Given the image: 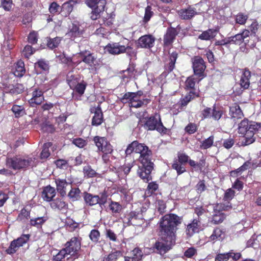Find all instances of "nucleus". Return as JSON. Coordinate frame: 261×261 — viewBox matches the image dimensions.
Segmentation results:
<instances>
[{
	"label": "nucleus",
	"instance_id": "5fc2aeb1",
	"mask_svg": "<svg viewBox=\"0 0 261 261\" xmlns=\"http://www.w3.org/2000/svg\"><path fill=\"white\" fill-rule=\"evenodd\" d=\"M73 4H70L68 1L64 3L62 6V11H65L66 15H69L72 11Z\"/></svg>",
	"mask_w": 261,
	"mask_h": 261
},
{
	"label": "nucleus",
	"instance_id": "2f4dec72",
	"mask_svg": "<svg viewBox=\"0 0 261 261\" xmlns=\"http://www.w3.org/2000/svg\"><path fill=\"white\" fill-rule=\"evenodd\" d=\"M48 219L46 215L31 219L30 224L37 228L40 227Z\"/></svg>",
	"mask_w": 261,
	"mask_h": 261
},
{
	"label": "nucleus",
	"instance_id": "3c124183",
	"mask_svg": "<svg viewBox=\"0 0 261 261\" xmlns=\"http://www.w3.org/2000/svg\"><path fill=\"white\" fill-rule=\"evenodd\" d=\"M232 252L226 253H219L215 257V261H227L232 256Z\"/></svg>",
	"mask_w": 261,
	"mask_h": 261
},
{
	"label": "nucleus",
	"instance_id": "338daca9",
	"mask_svg": "<svg viewBox=\"0 0 261 261\" xmlns=\"http://www.w3.org/2000/svg\"><path fill=\"white\" fill-rule=\"evenodd\" d=\"M73 144L79 148H83L86 145L85 140L82 138L74 139L72 141Z\"/></svg>",
	"mask_w": 261,
	"mask_h": 261
},
{
	"label": "nucleus",
	"instance_id": "aec40b11",
	"mask_svg": "<svg viewBox=\"0 0 261 261\" xmlns=\"http://www.w3.org/2000/svg\"><path fill=\"white\" fill-rule=\"evenodd\" d=\"M43 100L44 96L42 91L35 89L32 92V97L29 100V102L32 107H34L36 105H40Z\"/></svg>",
	"mask_w": 261,
	"mask_h": 261
},
{
	"label": "nucleus",
	"instance_id": "f3484780",
	"mask_svg": "<svg viewBox=\"0 0 261 261\" xmlns=\"http://www.w3.org/2000/svg\"><path fill=\"white\" fill-rule=\"evenodd\" d=\"M201 13V11L197 12L196 8L191 7L181 9L178 12V14L180 18L185 20L191 19L195 15L200 14Z\"/></svg>",
	"mask_w": 261,
	"mask_h": 261
},
{
	"label": "nucleus",
	"instance_id": "58836bf2",
	"mask_svg": "<svg viewBox=\"0 0 261 261\" xmlns=\"http://www.w3.org/2000/svg\"><path fill=\"white\" fill-rule=\"evenodd\" d=\"M223 233L220 228H216L214 230L213 233L209 238V240L212 241H215L217 240H220L223 238Z\"/></svg>",
	"mask_w": 261,
	"mask_h": 261
},
{
	"label": "nucleus",
	"instance_id": "603ef678",
	"mask_svg": "<svg viewBox=\"0 0 261 261\" xmlns=\"http://www.w3.org/2000/svg\"><path fill=\"white\" fill-rule=\"evenodd\" d=\"M66 255H69L66 250L64 248L61 250L57 254L54 256V261H61V260L65 257Z\"/></svg>",
	"mask_w": 261,
	"mask_h": 261
},
{
	"label": "nucleus",
	"instance_id": "6ab92c4d",
	"mask_svg": "<svg viewBox=\"0 0 261 261\" xmlns=\"http://www.w3.org/2000/svg\"><path fill=\"white\" fill-rule=\"evenodd\" d=\"M83 29L78 23H73L70 27L67 35L72 40H74L76 38L81 37L83 35Z\"/></svg>",
	"mask_w": 261,
	"mask_h": 261
},
{
	"label": "nucleus",
	"instance_id": "0e129e2a",
	"mask_svg": "<svg viewBox=\"0 0 261 261\" xmlns=\"http://www.w3.org/2000/svg\"><path fill=\"white\" fill-rule=\"evenodd\" d=\"M12 6V0H2L1 6L6 11H10Z\"/></svg>",
	"mask_w": 261,
	"mask_h": 261
},
{
	"label": "nucleus",
	"instance_id": "864d4df0",
	"mask_svg": "<svg viewBox=\"0 0 261 261\" xmlns=\"http://www.w3.org/2000/svg\"><path fill=\"white\" fill-rule=\"evenodd\" d=\"M89 238L92 242L97 243L100 238L99 231L96 229H92L89 234Z\"/></svg>",
	"mask_w": 261,
	"mask_h": 261
},
{
	"label": "nucleus",
	"instance_id": "0eeeda50",
	"mask_svg": "<svg viewBox=\"0 0 261 261\" xmlns=\"http://www.w3.org/2000/svg\"><path fill=\"white\" fill-rule=\"evenodd\" d=\"M65 247L64 248L69 254L76 255V258H77L78 256L76 255L81 247V239L79 237H73L65 244Z\"/></svg>",
	"mask_w": 261,
	"mask_h": 261
},
{
	"label": "nucleus",
	"instance_id": "c9c22d12",
	"mask_svg": "<svg viewBox=\"0 0 261 261\" xmlns=\"http://www.w3.org/2000/svg\"><path fill=\"white\" fill-rule=\"evenodd\" d=\"M15 117H20L25 114L24 108L23 106L14 105L11 108Z\"/></svg>",
	"mask_w": 261,
	"mask_h": 261
},
{
	"label": "nucleus",
	"instance_id": "9d476101",
	"mask_svg": "<svg viewBox=\"0 0 261 261\" xmlns=\"http://www.w3.org/2000/svg\"><path fill=\"white\" fill-rule=\"evenodd\" d=\"M192 67L195 75L202 77L206 65L203 59L199 56H195L192 59Z\"/></svg>",
	"mask_w": 261,
	"mask_h": 261
},
{
	"label": "nucleus",
	"instance_id": "69168bd1",
	"mask_svg": "<svg viewBox=\"0 0 261 261\" xmlns=\"http://www.w3.org/2000/svg\"><path fill=\"white\" fill-rule=\"evenodd\" d=\"M234 195V192L231 189H227L224 196V200L225 201H229L232 199Z\"/></svg>",
	"mask_w": 261,
	"mask_h": 261
},
{
	"label": "nucleus",
	"instance_id": "c756f323",
	"mask_svg": "<svg viewBox=\"0 0 261 261\" xmlns=\"http://www.w3.org/2000/svg\"><path fill=\"white\" fill-rule=\"evenodd\" d=\"M106 2L105 0H101L98 7H95L92 10L91 15V18L92 20H96L99 16V14L103 11Z\"/></svg>",
	"mask_w": 261,
	"mask_h": 261
},
{
	"label": "nucleus",
	"instance_id": "39448f33",
	"mask_svg": "<svg viewBox=\"0 0 261 261\" xmlns=\"http://www.w3.org/2000/svg\"><path fill=\"white\" fill-rule=\"evenodd\" d=\"M144 127L148 130H156L160 133H165L166 131V127L161 122L160 115L158 114L148 118L144 124Z\"/></svg>",
	"mask_w": 261,
	"mask_h": 261
},
{
	"label": "nucleus",
	"instance_id": "a878e982",
	"mask_svg": "<svg viewBox=\"0 0 261 261\" xmlns=\"http://www.w3.org/2000/svg\"><path fill=\"white\" fill-rule=\"evenodd\" d=\"M229 114L233 119H241L243 117L244 114L240 107L237 104H234L229 107Z\"/></svg>",
	"mask_w": 261,
	"mask_h": 261
},
{
	"label": "nucleus",
	"instance_id": "7ed1b4c3",
	"mask_svg": "<svg viewBox=\"0 0 261 261\" xmlns=\"http://www.w3.org/2000/svg\"><path fill=\"white\" fill-rule=\"evenodd\" d=\"M139 154L138 161L141 165L138 166L137 174L145 182H147L152 179L150 175L153 165L151 159L152 152L146 146Z\"/></svg>",
	"mask_w": 261,
	"mask_h": 261
},
{
	"label": "nucleus",
	"instance_id": "4be33fe9",
	"mask_svg": "<svg viewBox=\"0 0 261 261\" xmlns=\"http://www.w3.org/2000/svg\"><path fill=\"white\" fill-rule=\"evenodd\" d=\"M177 35L176 30L173 28H168L164 37V43L169 45L172 43L176 36Z\"/></svg>",
	"mask_w": 261,
	"mask_h": 261
},
{
	"label": "nucleus",
	"instance_id": "9b49d317",
	"mask_svg": "<svg viewBox=\"0 0 261 261\" xmlns=\"http://www.w3.org/2000/svg\"><path fill=\"white\" fill-rule=\"evenodd\" d=\"M93 141L98 148V150L103 153H112L113 148L111 144L104 137L96 136Z\"/></svg>",
	"mask_w": 261,
	"mask_h": 261
},
{
	"label": "nucleus",
	"instance_id": "a211bd4d",
	"mask_svg": "<svg viewBox=\"0 0 261 261\" xmlns=\"http://www.w3.org/2000/svg\"><path fill=\"white\" fill-rule=\"evenodd\" d=\"M127 219L129 225L134 226H141L144 223L142 214L136 212H130L128 215Z\"/></svg>",
	"mask_w": 261,
	"mask_h": 261
},
{
	"label": "nucleus",
	"instance_id": "393cba45",
	"mask_svg": "<svg viewBox=\"0 0 261 261\" xmlns=\"http://www.w3.org/2000/svg\"><path fill=\"white\" fill-rule=\"evenodd\" d=\"M92 111H94V113L92 121V125L97 126L101 124L103 121V115L101 108L98 107Z\"/></svg>",
	"mask_w": 261,
	"mask_h": 261
},
{
	"label": "nucleus",
	"instance_id": "09e8293b",
	"mask_svg": "<svg viewBox=\"0 0 261 261\" xmlns=\"http://www.w3.org/2000/svg\"><path fill=\"white\" fill-rule=\"evenodd\" d=\"M248 18V17L247 15L242 13H239L235 16V20L236 23L241 25H244L245 24Z\"/></svg>",
	"mask_w": 261,
	"mask_h": 261
},
{
	"label": "nucleus",
	"instance_id": "e433bc0d",
	"mask_svg": "<svg viewBox=\"0 0 261 261\" xmlns=\"http://www.w3.org/2000/svg\"><path fill=\"white\" fill-rule=\"evenodd\" d=\"M134 75V68L133 67L128 68L126 70L122 71V74L121 77L124 82H128L129 79Z\"/></svg>",
	"mask_w": 261,
	"mask_h": 261
},
{
	"label": "nucleus",
	"instance_id": "6e6d98bb",
	"mask_svg": "<svg viewBox=\"0 0 261 261\" xmlns=\"http://www.w3.org/2000/svg\"><path fill=\"white\" fill-rule=\"evenodd\" d=\"M25 72L23 62H18L16 66L15 74L17 76H22Z\"/></svg>",
	"mask_w": 261,
	"mask_h": 261
},
{
	"label": "nucleus",
	"instance_id": "423d86ee",
	"mask_svg": "<svg viewBox=\"0 0 261 261\" xmlns=\"http://www.w3.org/2000/svg\"><path fill=\"white\" fill-rule=\"evenodd\" d=\"M105 49L107 51L112 55H119L126 53L130 56L135 53L132 47L129 46H125L118 42L108 44L106 46Z\"/></svg>",
	"mask_w": 261,
	"mask_h": 261
},
{
	"label": "nucleus",
	"instance_id": "ddd939ff",
	"mask_svg": "<svg viewBox=\"0 0 261 261\" xmlns=\"http://www.w3.org/2000/svg\"><path fill=\"white\" fill-rule=\"evenodd\" d=\"M213 210L212 222L214 224L221 223L225 219L224 214L221 212L222 206L221 204H211L208 207Z\"/></svg>",
	"mask_w": 261,
	"mask_h": 261
},
{
	"label": "nucleus",
	"instance_id": "a19ab883",
	"mask_svg": "<svg viewBox=\"0 0 261 261\" xmlns=\"http://www.w3.org/2000/svg\"><path fill=\"white\" fill-rule=\"evenodd\" d=\"M35 68L37 70L38 68L43 71H47L49 69L48 63L47 61L41 59L35 64Z\"/></svg>",
	"mask_w": 261,
	"mask_h": 261
},
{
	"label": "nucleus",
	"instance_id": "4c0bfd02",
	"mask_svg": "<svg viewBox=\"0 0 261 261\" xmlns=\"http://www.w3.org/2000/svg\"><path fill=\"white\" fill-rule=\"evenodd\" d=\"M198 96L195 92H193V90H191L189 92V93L187 94L185 97L182 99L180 101L181 106H186L187 104L193 98Z\"/></svg>",
	"mask_w": 261,
	"mask_h": 261
},
{
	"label": "nucleus",
	"instance_id": "473e14b6",
	"mask_svg": "<svg viewBox=\"0 0 261 261\" xmlns=\"http://www.w3.org/2000/svg\"><path fill=\"white\" fill-rule=\"evenodd\" d=\"M50 206L55 210H61L66 207L67 204L63 200L60 198H57L51 201Z\"/></svg>",
	"mask_w": 261,
	"mask_h": 261
},
{
	"label": "nucleus",
	"instance_id": "4468645a",
	"mask_svg": "<svg viewBox=\"0 0 261 261\" xmlns=\"http://www.w3.org/2000/svg\"><path fill=\"white\" fill-rule=\"evenodd\" d=\"M155 38L151 35H146L140 37L138 40V47L150 48L153 46Z\"/></svg>",
	"mask_w": 261,
	"mask_h": 261
},
{
	"label": "nucleus",
	"instance_id": "37998d69",
	"mask_svg": "<svg viewBox=\"0 0 261 261\" xmlns=\"http://www.w3.org/2000/svg\"><path fill=\"white\" fill-rule=\"evenodd\" d=\"M83 172L85 176L87 177L88 178L96 176L97 174L96 171L91 168V166L88 165L84 167Z\"/></svg>",
	"mask_w": 261,
	"mask_h": 261
},
{
	"label": "nucleus",
	"instance_id": "ea45409f",
	"mask_svg": "<svg viewBox=\"0 0 261 261\" xmlns=\"http://www.w3.org/2000/svg\"><path fill=\"white\" fill-rule=\"evenodd\" d=\"M109 208L112 213H120L122 210V206L117 202L111 201L109 204Z\"/></svg>",
	"mask_w": 261,
	"mask_h": 261
},
{
	"label": "nucleus",
	"instance_id": "49530a36",
	"mask_svg": "<svg viewBox=\"0 0 261 261\" xmlns=\"http://www.w3.org/2000/svg\"><path fill=\"white\" fill-rule=\"evenodd\" d=\"M234 143L235 140L234 137L230 136L228 138L222 140V145L224 148L226 149H229L231 148Z\"/></svg>",
	"mask_w": 261,
	"mask_h": 261
},
{
	"label": "nucleus",
	"instance_id": "13d9d810",
	"mask_svg": "<svg viewBox=\"0 0 261 261\" xmlns=\"http://www.w3.org/2000/svg\"><path fill=\"white\" fill-rule=\"evenodd\" d=\"M86 86V84L84 82L78 83L75 88L76 92L80 95H83L84 93Z\"/></svg>",
	"mask_w": 261,
	"mask_h": 261
},
{
	"label": "nucleus",
	"instance_id": "bb28decb",
	"mask_svg": "<svg viewBox=\"0 0 261 261\" xmlns=\"http://www.w3.org/2000/svg\"><path fill=\"white\" fill-rule=\"evenodd\" d=\"M57 57L62 63L68 64L69 66H76L79 64L80 61H75V58L72 59L71 57H67L64 53L61 54Z\"/></svg>",
	"mask_w": 261,
	"mask_h": 261
},
{
	"label": "nucleus",
	"instance_id": "b1692460",
	"mask_svg": "<svg viewBox=\"0 0 261 261\" xmlns=\"http://www.w3.org/2000/svg\"><path fill=\"white\" fill-rule=\"evenodd\" d=\"M56 190L50 186L45 187L42 192L43 199L46 201H50L56 195Z\"/></svg>",
	"mask_w": 261,
	"mask_h": 261
},
{
	"label": "nucleus",
	"instance_id": "c85d7f7f",
	"mask_svg": "<svg viewBox=\"0 0 261 261\" xmlns=\"http://www.w3.org/2000/svg\"><path fill=\"white\" fill-rule=\"evenodd\" d=\"M218 30L216 29H208L203 32L198 37V38L202 40H210L214 38L217 35Z\"/></svg>",
	"mask_w": 261,
	"mask_h": 261
},
{
	"label": "nucleus",
	"instance_id": "72a5a7b5",
	"mask_svg": "<svg viewBox=\"0 0 261 261\" xmlns=\"http://www.w3.org/2000/svg\"><path fill=\"white\" fill-rule=\"evenodd\" d=\"M81 191L78 188H71L68 196L72 201H77L81 198Z\"/></svg>",
	"mask_w": 261,
	"mask_h": 261
},
{
	"label": "nucleus",
	"instance_id": "c03bdc74",
	"mask_svg": "<svg viewBox=\"0 0 261 261\" xmlns=\"http://www.w3.org/2000/svg\"><path fill=\"white\" fill-rule=\"evenodd\" d=\"M172 167L173 169L176 171L178 175L181 174L186 171V169L183 166V164L178 162L177 160L174 161Z\"/></svg>",
	"mask_w": 261,
	"mask_h": 261
},
{
	"label": "nucleus",
	"instance_id": "2eb2a0df",
	"mask_svg": "<svg viewBox=\"0 0 261 261\" xmlns=\"http://www.w3.org/2000/svg\"><path fill=\"white\" fill-rule=\"evenodd\" d=\"M76 57L81 59V60H79L80 61L79 64L82 62H84L90 66L94 64L96 59L93 54L90 53V51L87 50L77 53Z\"/></svg>",
	"mask_w": 261,
	"mask_h": 261
},
{
	"label": "nucleus",
	"instance_id": "79ce46f5",
	"mask_svg": "<svg viewBox=\"0 0 261 261\" xmlns=\"http://www.w3.org/2000/svg\"><path fill=\"white\" fill-rule=\"evenodd\" d=\"M52 144L50 142L44 143L43 147V149L40 154V157L42 159L47 158L49 155V147L51 146Z\"/></svg>",
	"mask_w": 261,
	"mask_h": 261
},
{
	"label": "nucleus",
	"instance_id": "774afa93",
	"mask_svg": "<svg viewBox=\"0 0 261 261\" xmlns=\"http://www.w3.org/2000/svg\"><path fill=\"white\" fill-rule=\"evenodd\" d=\"M120 255L119 252H114L110 254L106 259V261H116L118 256Z\"/></svg>",
	"mask_w": 261,
	"mask_h": 261
},
{
	"label": "nucleus",
	"instance_id": "6e6552de",
	"mask_svg": "<svg viewBox=\"0 0 261 261\" xmlns=\"http://www.w3.org/2000/svg\"><path fill=\"white\" fill-rule=\"evenodd\" d=\"M84 194V201L89 206H93L96 204H99L101 206L105 204L107 201V196L105 194H102L100 197L87 192H85Z\"/></svg>",
	"mask_w": 261,
	"mask_h": 261
},
{
	"label": "nucleus",
	"instance_id": "20e7f679",
	"mask_svg": "<svg viewBox=\"0 0 261 261\" xmlns=\"http://www.w3.org/2000/svg\"><path fill=\"white\" fill-rule=\"evenodd\" d=\"M35 158L29 156H15L13 158H8L7 165L14 170H19L33 166L35 165Z\"/></svg>",
	"mask_w": 261,
	"mask_h": 261
},
{
	"label": "nucleus",
	"instance_id": "f8f14e48",
	"mask_svg": "<svg viewBox=\"0 0 261 261\" xmlns=\"http://www.w3.org/2000/svg\"><path fill=\"white\" fill-rule=\"evenodd\" d=\"M250 34V32L248 30L244 29L241 33L229 37L228 42L230 43L237 45H240L243 42L246 44L248 43L249 39L248 38Z\"/></svg>",
	"mask_w": 261,
	"mask_h": 261
},
{
	"label": "nucleus",
	"instance_id": "5701e85b",
	"mask_svg": "<svg viewBox=\"0 0 261 261\" xmlns=\"http://www.w3.org/2000/svg\"><path fill=\"white\" fill-rule=\"evenodd\" d=\"M251 77L250 71L245 69L241 75L240 81L239 85L240 87L244 89H247L249 88L250 85V78Z\"/></svg>",
	"mask_w": 261,
	"mask_h": 261
},
{
	"label": "nucleus",
	"instance_id": "052dcab7",
	"mask_svg": "<svg viewBox=\"0 0 261 261\" xmlns=\"http://www.w3.org/2000/svg\"><path fill=\"white\" fill-rule=\"evenodd\" d=\"M195 84V80L193 76L189 77L185 82V86L187 89H193Z\"/></svg>",
	"mask_w": 261,
	"mask_h": 261
},
{
	"label": "nucleus",
	"instance_id": "8fccbe9b",
	"mask_svg": "<svg viewBox=\"0 0 261 261\" xmlns=\"http://www.w3.org/2000/svg\"><path fill=\"white\" fill-rule=\"evenodd\" d=\"M214 143V137L210 136L206 139L203 141L200 145V148L203 149H206L211 147Z\"/></svg>",
	"mask_w": 261,
	"mask_h": 261
},
{
	"label": "nucleus",
	"instance_id": "1a4fd4ad",
	"mask_svg": "<svg viewBox=\"0 0 261 261\" xmlns=\"http://www.w3.org/2000/svg\"><path fill=\"white\" fill-rule=\"evenodd\" d=\"M30 235L23 234L18 239L11 242L10 246L6 250V252L9 254H12L15 253L18 249L23 244H25L29 240Z\"/></svg>",
	"mask_w": 261,
	"mask_h": 261
},
{
	"label": "nucleus",
	"instance_id": "dca6fc26",
	"mask_svg": "<svg viewBox=\"0 0 261 261\" xmlns=\"http://www.w3.org/2000/svg\"><path fill=\"white\" fill-rule=\"evenodd\" d=\"M201 229V222L199 218H194L192 222L187 225L186 228L187 234L190 237L198 232Z\"/></svg>",
	"mask_w": 261,
	"mask_h": 261
},
{
	"label": "nucleus",
	"instance_id": "cd10ccee",
	"mask_svg": "<svg viewBox=\"0 0 261 261\" xmlns=\"http://www.w3.org/2000/svg\"><path fill=\"white\" fill-rule=\"evenodd\" d=\"M169 54V62L165 66V70L168 72L172 71L174 68L175 63L177 58V53L176 51L170 52Z\"/></svg>",
	"mask_w": 261,
	"mask_h": 261
},
{
	"label": "nucleus",
	"instance_id": "f03ea898",
	"mask_svg": "<svg viewBox=\"0 0 261 261\" xmlns=\"http://www.w3.org/2000/svg\"><path fill=\"white\" fill-rule=\"evenodd\" d=\"M260 125L261 123L249 121L246 118L241 121L238 129V133L243 135L244 138L242 145H248L255 141L254 135L260 129Z\"/></svg>",
	"mask_w": 261,
	"mask_h": 261
},
{
	"label": "nucleus",
	"instance_id": "f704fd0d",
	"mask_svg": "<svg viewBox=\"0 0 261 261\" xmlns=\"http://www.w3.org/2000/svg\"><path fill=\"white\" fill-rule=\"evenodd\" d=\"M142 256V251L139 248H136L132 251V256L127 257L126 258L132 259L133 261H140Z\"/></svg>",
	"mask_w": 261,
	"mask_h": 261
},
{
	"label": "nucleus",
	"instance_id": "680f3d73",
	"mask_svg": "<svg viewBox=\"0 0 261 261\" xmlns=\"http://www.w3.org/2000/svg\"><path fill=\"white\" fill-rule=\"evenodd\" d=\"M155 206L160 213H164L165 209L166 208L165 203L162 200H157L156 202Z\"/></svg>",
	"mask_w": 261,
	"mask_h": 261
},
{
	"label": "nucleus",
	"instance_id": "a18cd8bd",
	"mask_svg": "<svg viewBox=\"0 0 261 261\" xmlns=\"http://www.w3.org/2000/svg\"><path fill=\"white\" fill-rule=\"evenodd\" d=\"M223 112L221 108L214 107L212 114V117L215 120H219L222 117Z\"/></svg>",
	"mask_w": 261,
	"mask_h": 261
},
{
	"label": "nucleus",
	"instance_id": "f257e3e1",
	"mask_svg": "<svg viewBox=\"0 0 261 261\" xmlns=\"http://www.w3.org/2000/svg\"><path fill=\"white\" fill-rule=\"evenodd\" d=\"M182 217L174 214H167L160 221L161 241H158L154 247L160 254H164L171 249L175 241L177 226L182 222Z\"/></svg>",
	"mask_w": 261,
	"mask_h": 261
},
{
	"label": "nucleus",
	"instance_id": "e2e57ef3",
	"mask_svg": "<svg viewBox=\"0 0 261 261\" xmlns=\"http://www.w3.org/2000/svg\"><path fill=\"white\" fill-rule=\"evenodd\" d=\"M34 52L35 50L30 45H26L23 50V53L27 58L31 56Z\"/></svg>",
	"mask_w": 261,
	"mask_h": 261
},
{
	"label": "nucleus",
	"instance_id": "7c9ffc66",
	"mask_svg": "<svg viewBox=\"0 0 261 261\" xmlns=\"http://www.w3.org/2000/svg\"><path fill=\"white\" fill-rule=\"evenodd\" d=\"M189 164L195 171H201L205 166V159L204 157H202L198 162H196L192 160H189Z\"/></svg>",
	"mask_w": 261,
	"mask_h": 261
},
{
	"label": "nucleus",
	"instance_id": "412c9836",
	"mask_svg": "<svg viewBox=\"0 0 261 261\" xmlns=\"http://www.w3.org/2000/svg\"><path fill=\"white\" fill-rule=\"evenodd\" d=\"M57 190L63 197L66 194V187L68 185H71L72 181H67L66 179L58 178L55 180Z\"/></svg>",
	"mask_w": 261,
	"mask_h": 261
},
{
	"label": "nucleus",
	"instance_id": "bf43d9fd",
	"mask_svg": "<svg viewBox=\"0 0 261 261\" xmlns=\"http://www.w3.org/2000/svg\"><path fill=\"white\" fill-rule=\"evenodd\" d=\"M147 103L148 100L147 99H143V100H140L138 101L133 100L130 102V106L132 107L137 108L143 106L144 105H146Z\"/></svg>",
	"mask_w": 261,
	"mask_h": 261
},
{
	"label": "nucleus",
	"instance_id": "4d7b16f0",
	"mask_svg": "<svg viewBox=\"0 0 261 261\" xmlns=\"http://www.w3.org/2000/svg\"><path fill=\"white\" fill-rule=\"evenodd\" d=\"M158 189V185L155 182H149L147 186L146 192L150 195Z\"/></svg>",
	"mask_w": 261,
	"mask_h": 261
},
{
	"label": "nucleus",
	"instance_id": "de8ad7c7",
	"mask_svg": "<svg viewBox=\"0 0 261 261\" xmlns=\"http://www.w3.org/2000/svg\"><path fill=\"white\" fill-rule=\"evenodd\" d=\"M61 39L60 37H58L53 39L49 38L47 41V46L51 49L56 48L58 47V46L61 42Z\"/></svg>",
	"mask_w": 261,
	"mask_h": 261
}]
</instances>
